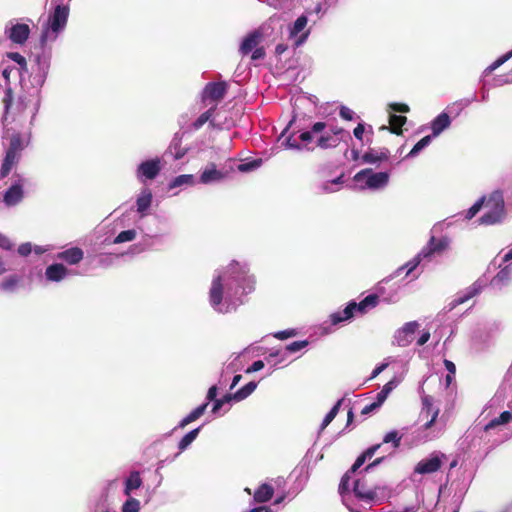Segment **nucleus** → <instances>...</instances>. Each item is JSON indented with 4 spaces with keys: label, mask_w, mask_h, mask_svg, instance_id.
Here are the masks:
<instances>
[{
    "label": "nucleus",
    "mask_w": 512,
    "mask_h": 512,
    "mask_svg": "<svg viewBox=\"0 0 512 512\" xmlns=\"http://www.w3.org/2000/svg\"><path fill=\"white\" fill-rule=\"evenodd\" d=\"M255 277L246 262L233 260L225 269L217 270L209 291V303L218 313L235 311L244 297L255 289Z\"/></svg>",
    "instance_id": "nucleus-1"
},
{
    "label": "nucleus",
    "mask_w": 512,
    "mask_h": 512,
    "mask_svg": "<svg viewBox=\"0 0 512 512\" xmlns=\"http://www.w3.org/2000/svg\"><path fill=\"white\" fill-rule=\"evenodd\" d=\"M294 120L295 118L293 117L278 137L281 147L286 150H294L297 152L314 151L315 147L311 146V144L314 138L327 128V123L324 121H317L312 123L308 129L294 130L287 135V132Z\"/></svg>",
    "instance_id": "nucleus-2"
},
{
    "label": "nucleus",
    "mask_w": 512,
    "mask_h": 512,
    "mask_svg": "<svg viewBox=\"0 0 512 512\" xmlns=\"http://www.w3.org/2000/svg\"><path fill=\"white\" fill-rule=\"evenodd\" d=\"M3 104V116L2 122H8L9 118H12V121L15 120L16 115L22 114L24 111L29 110L30 117V126L34 125V121L40 109L41 104V95L40 92L37 91L34 95H20L14 103V93L10 85H7L4 91V96L2 98Z\"/></svg>",
    "instance_id": "nucleus-3"
},
{
    "label": "nucleus",
    "mask_w": 512,
    "mask_h": 512,
    "mask_svg": "<svg viewBox=\"0 0 512 512\" xmlns=\"http://www.w3.org/2000/svg\"><path fill=\"white\" fill-rule=\"evenodd\" d=\"M50 4V11L46 24L43 25L40 35L42 47L48 41H55L65 30L70 14V3L72 0H47Z\"/></svg>",
    "instance_id": "nucleus-4"
},
{
    "label": "nucleus",
    "mask_w": 512,
    "mask_h": 512,
    "mask_svg": "<svg viewBox=\"0 0 512 512\" xmlns=\"http://www.w3.org/2000/svg\"><path fill=\"white\" fill-rule=\"evenodd\" d=\"M31 132L29 131L25 135L21 133H13L9 139V145L5 151L4 158L2 160L0 168V178H5L11 172L13 166L18 163L21 152L30 143Z\"/></svg>",
    "instance_id": "nucleus-5"
},
{
    "label": "nucleus",
    "mask_w": 512,
    "mask_h": 512,
    "mask_svg": "<svg viewBox=\"0 0 512 512\" xmlns=\"http://www.w3.org/2000/svg\"><path fill=\"white\" fill-rule=\"evenodd\" d=\"M378 302V294H369L359 303L352 300L348 302V304L343 310L336 311L330 314V326H336L343 322L350 321L354 318L356 313L365 314L368 311V309L376 307Z\"/></svg>",
    "instance_id": "nucleus-6"
},
{
    "label": "nucleus",
    "mask_w": 512,
    "mask_h": 512,
    "mask_svg": "<svg viewBox=\"0 0 512 512\" xmlns=\"http://www.w3.org/2000/svg\"><path fill=\"white\" fill-rule=\"evenodd\" d=\"M390 179L388 171L375 172L372 168H365L353 176L359 190L377 191L385 188Z\"/></svg>",
    "instance_id": "nucleus-7"
},
{
    "label": "nucleus",
    "mask_w": 512,
    "mask_h": 512,
    "mask_svg": "<svg viewBox=\"0 0 512 512\" xmlns=\"http://www.w3.org/2000/svg\"><path fill=\"white\" fill-rule=\"evenodd\" d=\"M488 210L478 219L481 225H495L503 221L506 216L503 194L499 190L493 191L487 200Z\"/></svg>",
    "instance_id": "nucleus-8"
},
{
    "label": "nucleus",
    "mask_w": 512,
    "mask_h": 512,
    "mask_svg": "<svg viewBox=\"0 0 512 512\" xmlns=\"http://www.w3.org/2000/svg\"><path fill=\"white\" fill-rule=\"evenodd\" d=\"M161 170V159L158 157L150 158L138 164L136 178L139 182L145 184L148 180H154L160 174Z\"/></svg>",
    "instance_id": "nucleus-9"
},
{
    "label": "nucleus",
    "mask_w": 512,
    "mask_h": 512,
    "mask_svg": "<svg viewBox=\"0 0 512 512\" xmlns=\"http://www.w3.org/2000/svg\"><path fill=\"white\" fill-rule=\"evenodd\" d=\"M311 13L312 12H307V13L300 15L289 28L290 37L296 38L295 42H294V45L296 47L303 45L306 42V40L310 34L309 29L308 30H304V29L308 24V14H311Z\"/></svg>",
    "instance_id": "nucleus-10"
},
{
    "label": "nucleus",
    "mask_w": 512,
    "mask_h": 512,
    "mask_svg": "<svg viewBox=\"0 0 512 512\" xmlns=\"http://www.w3.org/2000/svg\"><path fill=\"white\" fill-rule=\"evenodd\" d=\"M485 285L486 283L482 279H478L477 281H475L471 286L467 287L464 291L458 293L456 298H454L447 304V311H452L458 305L463 304L469 299L478 295L483 290Z\"/></svg>",
    "instance_id": "nucleus-11"
},
{
    "label": "nucleus",
    "mask_w": 512,
    "mask_h": 512,
    "mask_svg": "<svg viewBox=\"0 0 512 512\" xmlns=\"http://www.w3.org/2000/svg\"><path fill=\"white\" fill-rule=\"evenodd\" d=\"M443 458H445L444 454L434 452L429 457L419 461L414 468V472L421 475L434 473L441 468Z\"/></svg>",
    "instance_id": "nucleus-12"
},
{
    "label": "nucleus",
    "mask_w": 512,
    "mask_h": 512,
    "mask_svg": "<svg viewBox=\"0 0 512 512\" xmlns=\"http://www.w3.org/2000/svg\"><path fill=\"white\" fill-rule=\"evenodd\" d=\"M418 328L419 323L417 321L405 323L395 332L393 344H396L400 347L408 346L413 341L415 332Z\"/></svg>",
    "instance_id": "nucleus-13"
},
{
    "label": "nucleus",
    "mask_w": 512,
    "mask_h": 512,
    "mask_svg": "<svg viewBox=\"0 0 512 512\" xmlns=\"http://www.w3.org/2000/svg\"><path fill=\"white\" fill-rule=\"evenodd\" d=\"M228 91V84L225 81L208 82L202 91V100L218 102L222 100Z\"/></svg>",
    "instance_id": "nucleus-14"
},
{
    "label": "nucleus",
    "mask_w": 512,
    "mask_h": 512,
    "mask_svg": "<svg viewBox=\"0 0 512 512\" xmlns=\"http://www.w3.org/2000/svg\"><path fill=\"white\" fill-rule=\"evenodd\" d=\"M30 32L29 25L25 23H11V26L7 25L5 28V34L8 39L19 45H23L28 40Z\"/></svg>",
    "instance_id": "nucleus-15"
},
{
    "label": "nucleus",
    "mask_w": 512,
    "mask_h": 512,
    "mask_svg": "<svg viewBox=\"0 0 512 512\" xmlns=\"http://www.w3.org/2000/svg\"><path fill=\"white\" fill-rule=\"evenodd\" d=\"M24 190L22 179L15 181L3 194V202L7 207H14L22 202Z\"/></svg>",
    "instance_id": "nucleus-16"
},
{
    "label": "nucleus",
    "mask_w": 512,
    "mask_h": 512,
    "mask_svg": "<svg viewBox=\"0 0 512 512\" xmlns=\"http://www.w3.org/2000/svg\"><path fill=\"white\" fill-rule=\"evenodd\" d=\"M448 246L449 239L447 237H442L441 239L436 240V238L432 236L426 246L423 247L420 252L421 255L424 256L428 262H430L434 254L443 252L447 249Z\"/></svg>",
    "instance_id": "nucleus-17"
},
{
    "label": "nucleus",
    "mask_w": 512,
    "mask_h": 512,
    "mask_svg": "<svg viewBox=\"0 0 512 512\" xmlns=\"http://www.w3.org/2000/svg\"><path fill=\"white\" fill-rule=\"evenodd\" d=\"M226 177V173L218 170L214 163H209L201 172L199 182L204 185L220 183Z\"/></svg>",
    "instance_id": "nucleus-18"
},
{
    "label": "nucleus",
    "mask_w": 512,
    "mask_h": 512,
    "mask_svg": "<svg viewBox=\"0 0 512 512\" xmlns=\"http://www.w3.org/2000/svg\"><path fill=\"white\" fill-rule=\"evenodd\" d=\"M384 490L379 486H375L373 489H367L365 483L361 480H356L353 485V493L355 496L366 502H375L378 499V491Z\"/></svg>",
    "instance_id": "nucleus-19"
},
{
    "label": "nucleus",
    "mask_w": 512,
    "mask_h": 512,
    "mask_svg": "<svg viewBox=\"0 0 512 512\" xmlns=\"http://www.w3.org/2000/svg\"><path fill=\"white\" fill-rule=\"evenodd\" d=\"M438 414L439 409L433 408V398L429 395H425L422 398V410L420 413V417H429L431 415V418L423 424L424 430H427L433 426L438 417Z\"/></svg>",
    "instance_id": "nucleus-20"
},
{
    "label": "nucleus",
    "mask_w": 512,
    "mask_h": 512,
    "mask_svg": "<svg viewBox=\"0 0 512 512\" xmlns=\"http://www.w3.org/2000/svg\"><path fill=\"white\" fill-rule=\"evenodd\" d=\"M153 201L152 191L144 187L141 189L140 193L136 197V211L140 215V218H143L147 215Z\"/></svg>",
    "instance_id": "nucleus-21"
},
{
    "label": "nucleus",
    "mask_w": 512,
    "mask_h": 512,
    "mask_svg": "<svg viewBox=\"0 0 512 512\" xmlns=\"http://www.w3.org/2000/svg\"><path fill=\"white\" fill-rule=\"evenodd\" d=\"M390 156V151L383 148H369L365 151L361 156V162L364 164H378L380 162L388 160Z\"/></svg>",
    "instance_id": "nucleus-22"
},
{
    "label": "nucleus",
    "mask_w": 512,
    "mask_h": 512,
    "mask_svg": "<svg viewBox=\"0 0 512 512\" xmlns=\"http://www.w3.org/2000/svg\"><path fill=\"white\" fill-rule=\"evenodd\" d=\"M69 274L68 269L61 263H52L46 267L45 278L50 282H60Z\"/></svg>",
    "instance_id": "nucleus-23"
},
{
    "label": "nucleus",
    "mask_w": 512,
    "mask_h": 512,
    "mask_svg": "<svg viewBox=\"0 0 512 512\" xmlns=\"http://www.w3.org/2000/svg\"><path fill=\"white\" fill-rule=\"evenodd\" d=\"M512 279V268L507 265L492 278L490 285L497 290H501L506 287Z\"/></svg>",
    "instance_id": "nucleus-24"
},
{
    "label": "nucleus",
    "mask_w": 512,
    "mask_h": 512,
    "mask_svg": "<svg viewBox=\"0 0 512 512\" xmlns=\"http://www.w3.org/2000/svg\"><path fill=\"white\" fill-rule=\"evenodd\" d=\"M451 125V118L443 111L436 116L431 122L432 138L439 136L444 130L449 128Z\"/></svg>",
    "instance_id": "nucleus-25"
},
{
    "label": "nucleus",
    "mask_w": 512,
    "mask_h": 512,
    "mask_svg": "<svg viewBox=\"0 0 512 512\" xmlns=\"http://www.w3.org/2000/svg\"><path fill=\"white\" fill-rule=\"evenodd\" d=\"M84 252L79 247H71L57 254V258L69 265H76L83 260Z\"/></svg>",
    "instance_id": "nucleus-26"
},
{
    "label": "nucleus",
    "mask_w": 512,
    "mask_h": 512,
    "mask_svg": "<svg viewBox=\"0 0 512 512\" xmlns=\"http://www.w3.org/2000/svg\"><path fill=\"white\" fill-rule=\"evenodd\" d=\"M181 140L182 137L180 136V134L176 133L173 139L171 140L168 149L165 151L164 156H171L174 160L182 159L185 156L187 149L181 147Z\"/></svg>",
    "instance_id": "nucleus-27"
},
{
    "label": "nucleus",
    "mask_w": 512,
    "mask_h": 512,
    "mask_svg": "<svg viewBox=\"0 0 512 512\" xmlns=\"http://www.w3.org/2000/svg\"><path fill=\"white\" fill-rule=\"evenodd\" d=\"M142 484L143 480L141 478L140 472L136 470L131 471L124 480L123 494L125 496H131L132 492L136 489H139Z\"/></svg>",
    "instance_id": "nucleus-28"
},
{
    "label": "nucleus",
    "mask_w": 512,
    "mask_h": 512,
    "mask_svg": "<svg viewBox=\"0 0 512 512\" xmlns=\"http://www.w3.org/2000/svg\"><path fill=\"white\" fill-rule=\"evenodd\" d=\"M261 38V34L259 31L254 30L248 33L242 40L240 44V53L243 55H247L252 52L259 43Z\"/></svg>",
    "instance_id": "nucleus-29"
},
{
    "label": "nucleus",
    "mask_w": 512,
    "mask_h": 512,
    "mask_svg": "<svg viewBox=\"0 0 512 512\" xmlns=\"http://www.w3.org/2000/svg\"><path fill=\"white\" fill-rule=\"evenodd\" d=\"M339 140L336 136L331 135L325 129L322 133L316 136V147L320 149H331L339 145Z\"/></svg>",
    "instance_id": "nucleus-30"
},
{
    "label": "nucleus",
    "mask_w": 512,
    "mask_h": 512,
    "mask_svg": "<svg viewBox=\"0 0 512 512\" xmlns=\"http://www.w3.org/2000/svg\"><path fill=\"white\" fill-rule=\"evenodd\" d=\"M274 488L268 483L261 484L253 494V501L257 503H266L272 499Z\"/></svg>",
    "instance_id": "nucleus-31"
},
{
    "label": "nucleus",
    "mask_w": 512,
    "mask_h": 512,
    "mask_svg": "<svg viewBox=\"0 0 512 512\" xmlns=\"http://www.w3.org/2000/svg\"><path fill=\"white\" fill-rule=\"evenodd\" d=\"M424 261H427L426 258L424 256L421 255V252H419L414 258H412L410 261H408L407 263H405L403 265V268L404 270H406V274L405 276H409V275H412L413 276V280L415 279H418L422 270L420 272H417L415 273V271L417 270V268L419 266H421V264L424 262Z\"/></svg>",
    "instance_id": "nucleus-32"
},
{
    "label": "nucleus",
    "mask_w": 512,
    "mask_h": 512,
    "mask_svg": "<svg viewBox=\"0 0 512 512\" xmlns=\"http://www.w3.org/2000/svg\"><path fill=\"white\" fill-rule=\"evenodd\" d=\"M389 122L390 127L382 126L381 130H389L391 133L400 135V128L407 122V117L402 115H397L396 113L389 112Z\"/></svg>",
    "instance_id": "nucleus-33"
},
{
    "label": "nucleus",
    "mask_w": 512,
    "mask_h": 512,
    "mask_svg": "<svg viewBox=\"0 0 512 512\" xmlns=\"http://www.w3.org/2000/svg\"><path fill=\"white\" fill-rule=\"evenodd\" d=\"M196 180L194 175L192 174H182L174 177L169 183H168V189L172 190L178 187L182 186H193L195 185Z\"/></svg>",
    "instance_id": "nucleus-34"
},
{
    "label": "nucleus",
    "mask_w": 512,
    "mask_h": 512,
    "mask_svg": "<svg viewBox=\"0 0 512 512\" xmlns=\"http://www.w3.org/2000/svg\"><path fill=\"white\" fill-rule=\"evenodd\" d=\"M201 429H202V426L194 428L191 431H189L188 433H186L180 439V441L178 442L179 453L185 451L193 443V441L198 437Z\"/></svg>",
    "instance_id": "nucleus-35"
},
{
    "label": "nucleus",
    "mask_w": 512,
    "mask_h": 512,
    "mask_svg": "<svg viewBox=\"0 0 512 512\" xmlns=\"http://www.w3.org/2000/svg\"><path fill=\"white\" fill-rule=\"evenodd\" d=\"M257 382L250 381L236 392L232 393L234 397V402H240L247 397H249L257 388Z\"/></svg>",
    "instance_id": "nucleus-36"
},
{
    "label": "nucleus",
    "mask_w": 512,
    "mask_h": 512,
    "mask_svg": "<svg viewBox=\"0 0 512 512\" xmlns=\"http://www.w3.org/2000/svg\"><path fill=\"white\" fill-rule=\"evenodd\" d=\"M512 420V413L510 411H503L498 417L490 420L485 426L484 430L489 431L500 425H505Z\"/></svg>",
    "instance_id": "nucleus-37"
},
{
    "label": "nucleus",
    "mask_w": 512,
    "mask_h": 512,
    "mask_svg": "<svg viewBox=\"0 0 512 512\" xmlns=\"http://www.w3.org/2000/svg\"><path fill=\"white\" fill-rule=\"evenodd\" d=\"M511 58H512V49L510 51H508L507 53L501 55L493 63H491L488 67H486L482 73V76L486 77V76L490 75L493 71H495L497 68H499L501 65L506 63Z\"/></svg>",
    "instance_id": "nucleus-38"
},
{
    "label": "nucleus",
    "mask_w": 512,
    "mask_h": 512,
    "mask_svg": "<svg viewBox=\"0 0 512 512\" xmlns=\"http://www.w3.org/2000/svg\"><path fill=\"white\" fill-rule=\"evenodd\" d=\"M50 59H51V56L49 53L42 52V53L36 54L33 58V61L36 66V70L49 72Z\"/></svg>",
    "instance_id": "nucleus-39"
},
{
    "label": "nucleus",
    "mask_w": 512,
    "mask_h": 512,
    "mask_svg": "<svg viewBox=\"0 0 512 512\" xmlns=\"http://www.w3.org/2000/svg\"><path fill=\"white\" fill-rule=\"evenodd\" d=\"M343 401H344V398L339 399L333 405V407L330 409V411L325 415V417L321 423V426H320V431H323L334 420V418L337 416V414L339 412V409H340Z\"/></svg>",
    "instance_id": "nucleus-40"
},
{
    "label": "nucleus",
    "mask_w": 512,
    "mask_h": 512,
    "mask_svg": "<svg viewBox=\"0 0 512 512\" xmlns=\"http://www.w3.org/2000/svg\"><path fill=\"white\" fill-rule=\"evenodd\" d=\"M402 437L403 435L399 431L391 430L384 435L382 443H390L394 449H397L401 444Z\"/></svg>",
    "instance_id": "nucleus-41"
},
{
    "label": "nucleus",
    "mask_w": 512,
    "mask_h": 512,
    "mask_svg": "<svg viewBox=\"0 0 512 512\" xmlns=\"http://www.w3.org/2000/svg\"><path fill=\"white\" fill-rule=\"evenodd\" d=\"M137 236L136 229H128L121 231L112 241V244H121L135 240Z\"/></svg>",
    "instance_id": "nucleus-42"
},
{
    "label": "nucleus",
    "mask_w": 512,
    "mask_h": 512,
    "mask_svg": "<svg viewBox=\"0 0 512 512\" xmlns=\"http://www.w3.org/2000/svg\"><path fill=\"white\" fill-rule=\"evenodd\" d=\"M432 141V136L427 135L420 139L407 154L406 158L416 157L422 150H424Z\"/></svg>",
    "instance_id": "nucleus-43"
},
{
    "label": "nucleus",
    "mask_w": 512,
    "mask_h": 512,
    "mask_svg": "<svg viewBox=\"0 0 512 512\" xmlns=\"http://www.w3.org/2000/svg\"><path fill=\"white\" fill-rule=\"evenodd\" d=\"M47 76H48V71H39V70L34 71L31 83H32L33 87L36 88L35 93L37 91L40 92V88L44 85Z\"/></svg>",
    "instance_id": "nucleus-44"
},
{
    "label": "nucleus",
    "mask_w": 512,
    "mask_h": 512,
    "mask_svg": "<svg viewBox=\"0 0 512 512\" xmlns=\"http://www.w3.org/2000/svg\"><path fill=\"white\" fill-rule=\"evenodd\" d=\"M140 501L132 496H127L126 501L122 504V512H140Z\"/></svg>",
    "instance_id": "nucleus-45"
},
{
    "label": "nucleus",
    "mask_w": 512,
    "mask_h": 512,
    "mask_svg": "<svg viewBox=\"0 0 512 512\" xmlns=\"http://www.w3.org/2000/svg\"><path fill=\"white\" fill-rule=\"evenodd\" d=\"M486 197L482 196L479 198L466 212H465V219L471 220L476 216V214L481 210L485 203Z\"/></svg>",
    "instance_id": "nucleus-46"
},
{
    "label": "nucleus",
    "mask_w": 512,
    "mask_h": 512,
    "mask_svg": "<svg viewBox=\"0 0 512 512\" xmlns=\"http://www.w3.org/2000/svg\"><path fill=\"white\" fill-rule=\"evenodd\" d=\"M352 473H350L349 471H347L343 477L341 478L340 480V483H339V494L341 495L342 497V501L345 502V495L350 491V488H349V482H350V478H351V475Z\"/></svg>",
    "instance_id": "nucleus-47"
},
{
    "label": "nucleus",
    "mask_w": 512,
    "mask_h": 512,
    "mask_svg": "<svg viewBox=\"0 0 512 512\" xmlns=\"http://www.w3.org/2000/svg\"><path fill=\"white\" fill-rule=\"evenodd\" d=\"M234 401V397L232 393L225 394L222 398H217L212 405V413L216 414L220 411L224 404H228Z\"/></svg>",
    "instance_id": "nucleus-48"
},
{
    "label": "nucleus",
    "mask_w": 512,
    "mask_h": 512,
    "mask_svg": "<svg viewBox=\"0 0 512 512\" xmlns=\"http://www.w3.org/2000/svg\"><path fill=\"white\" fill-rule=\"evenodd\" d=\"M7 57L20 66L21 72H28L26 58L18 52H10Z\"/></svg>",
    "instance_id": "nucleus-49"
},
{
    "label": "nucleus",
    "mask_w": 512,
    "mask_h": 512,
    "mask_svg": "<svg viewBox=\"0 0 512 512\" xmlns=\"http://www.w3.org/2000/svg\"><path fill=\"white\" fill-rule=\"evenodd\" d=\"M214 113V108H210L204 113H202L193 123V127L197 130L200 129L205 123L210 121L212 115Z\"/></svg>",
    "instance_id": "nucleus-50"
},
{
    "label": "nucleus",
    "mask_w": 512,
    "mask_h": 512,
    "mask_svg": "<svg viewBox=\"0 0 512 512\" xmlns=\"http://www.w3.org/2000/svg\"><path fill=\"white\" fill-rule=\"evenodd\" d=\"M327 132L333 136H336L339 140V143L341 141H344L345 138L351 140L350 133L341 127H330L329 130H327Z\"/></svg>",
    "instance_id": "nucleus-51"
},
{
    "label": "nucleus",
    "mask_w": 512,
    "mask_h": 512,
    "mask_svg": "<svg viewBox=\"0 0 512 512\" xmlns=\"http://www.w3.org/2000/svg\"><path fill=\"white\" fill-rule=\"evenodd\" d=\"M208 407V402H204L202 403L201 405L197 406L195 409H193L188 415L187 417L192 421H196L197 419H199L206 411Z\"/></svg>",
    "instance_id": "nucleus-52"
},
{
    "label": "nucleus",
    "mask_w": 512,
    "mask_h": 512,
    "mask_svg": "<svg viewBox=\"0 0 512 512\" xmlns=\"http://www.w3.org/2000/svg\"><path fill=\"white\" fill-rule=\"evenodd\" d=\"M308 345H309L308 340L294 341V342L288 344L286 346L285 350H286V352H289V353H296V352L306 348Z\"/></svg>",
    "instance_id": "nucleus-53"
},
{
    "label": "nucleus",
    "mask_w": 512,
    "mask_h": 512,
    "mask_svg": "<svg viewBox=\"0 0 512 512\" xmlns=\"http://www.w3.org/2000/svg\"><path fill=\"white\" fill-rule=\"evenodd\" d=\"M274 358H277V361L274 364V366H276L277 364L283 362L286 359V353L282 352V350L280 349H273L269 352L265 360L268 363H270Z\"/></svg>",
    "instance_id": "nucleus-54"
},
{
    "label": "nucleus",
    "mask_w": 512,
    "mask_h": 512,
    "mask_svg": "<svg viewBox=\"0 0 512 512\" xmlns=\"http://www.w3.org/2000/svg\"><path fill=\"white\" fill-rule=\"evenodd\" d=\"M262 164V160L261 159H255L251 162H246V163H242L238 166V169L239 171L241 172H249V171H252V170H255L257 168H259Z\"/></svg>",
    "instance_id": "nucleus-55"
},
{
    "label": "nucleus",
    "mask_w": 512,
    "mask_h": 512,
    "mask_svg": "<svg viewBox=\"0 0 512 512\" xmlns=\"http://www.w3.org/2000/svg\"><path fill=\"white\" fill-rule=\"evenodd\" d=\"M388 110H389V112H393V113L397 114V113H408L410 111V108L405 103L393 102V103H389Z\"/></svg>",
    "instance_id": "nucleus-56"
},
{
    "label": "nucleus",
    "mask_w": 512,
    "mask_h": 512,
    "mask_svg": "<svg viewBox=\"0 0 512 512\" xmlns=\"http://www.w3.org/2000/svg\"><path fill=\"white\" fill-rule=\"evenodd\" d=\"M17 282L18 279L15 276H10L1 282L0 288L4 291H12L16 287Z\"/></svg>",
    "instance_id": "nucleus-57"
},
{
    "label": "nucleus",
    "mask_w": 512,
    "mask_h": 512,
    "mask_svg": "<svg viewBox=\"0 0 512 512\" xmlns=\"http://www.w3.org/2000/svg\"><path fill=\"white\" fill-rule=\"evenodd\" d=\"M296 334H297L296 329H286V330H281V331L275 332L273 334V336L278 340H286L288 338L296 336Z\"/></svg>",
    "instance_id": "nucleus-58"
},
{
    "label": "nucleus",
    "mask_w": 512,
    "mask_h": 512,
    "mask_svg": "<svg viewBox=\"0 0 512 512\" xmlns=\"http://www.w3.org/2000/svg\"><path fill=\"white\" fill-rule=\"evenodd\" d=\"M339 115L344 120L351 121L354 117V112L347 106L342 105L339 110Z\"/></svg>",
    "instance_id": "nucleus-59"
},
{
    "label": "nucleus",
    "mask_w": 512,
    "mask_h": 512,
    "mask_svg": "<svg viewBox=\"0 0 512 512\" xmlns=\"http://www.w3.org/2000/svg\"><path fill=\"white\" fill-rule=\"evenodd\" d=\"M367 458L366 456L362 453L361 455H359L354 464L351 466L349 472L350 473H355L365 462H366Z\"/></svg>",
    "instance_id": "nucleus-60"
},
{
    "label": "nucleus",
    "mask_w": 512,
    "mask_h": 512,
    "mask_svg": "<svg viewBox=\"0 0 512 512\" xmlns=\"http://www.w3.org/2000/svg\"><path fill=\"white\" fill-rule=\"evenodd\" d=\"M264 366H265L264 361L256 360L245 370V372L247 374L254 373V372H257V371H260L261 369H263Z\"/></svg>",
    "instance_id": "nucleus-61"
},
{
    "label": "nucleus",
    "mask_w": 512,
    "mask_h": 512,
    "mask_svg": "<svg viewBox=\"0 0 512 512\" xmlns=\"http://www.w3.org/2000/svg\"><path fill=\"white\" fill-rule=\"evenodd\" d=\"M217 394H218V387L217 385H212L208 391H207V395H206V401L205 402H208V404L210 402H215V400L217 399Z\"/></svg>",
    "instance_id": "nucleus-62"
},
{
    "label": "nucleus",
    "mask_w": 512,
    "mask_h": 512,
    "mask_svg": "<svg viewBox=\"0 0 512 512\" xmlns=\"http://www.w3.org/2000/svg\"><path fill=\"white\" fill-rule=\"evenodd\" d=\"M32 252V244L30 242L22 243L18 247V253L22 257H27Z\"/></svg>",
    "instance_id": "nucleus-63"
},
{
    "label": "nucleus",
    "mask_w": 512,
    "mask_h": 512,
    "mask_svg": "<svg viewBox=\"0 0 512 512\" xmlns=\"http://www.w3.org/2000/svg\"><path fill=\"white\" fill-rule=\"evenodd\" d=\"M379 408H380L379 404L374 401V402L366 405L362 409L361 414L364 415V416H367V415H370L371 413H373L374 411H376Z\"/></svg>",
    "instance_id": "nucleus-64"
}]
</instances>
